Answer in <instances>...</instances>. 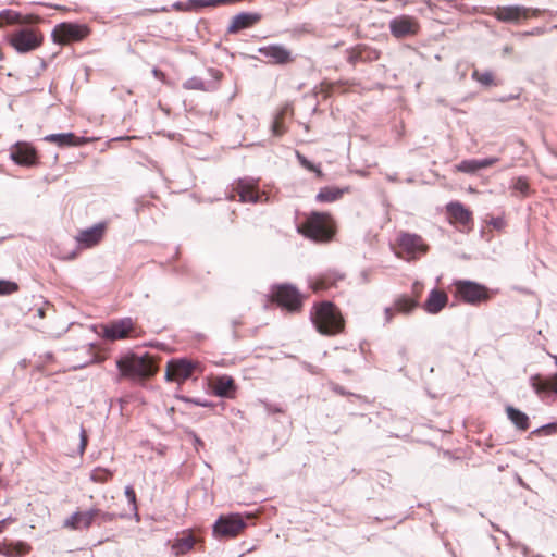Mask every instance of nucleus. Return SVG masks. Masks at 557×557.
Segmentation results:
<instances>
[{
  "mask_svg": "<svg viewBox=\"0 0 557 557\" xmlns=\"http://www.w3.org/2000/svg\"><path fill=\"white\" fill-rule=\"evenodd\" d=\"M473 79L478 81L480 84L484 86H491L494 85V76L492 72L485 71L480 72L478 70H474L472 73Z\"/></svg>",
  "mask_w": 557,
  "mask_h": 557,
  "instance_id": "nucleus-34",
  "label": "nucleus"
},
{
  "mask_svg": "<svg viewBox=\"0 0 557 557\" xmlns=\"http://www.w3.org/2000/svg\"><path fill=\"white\" fill-rule=\"evenodd\" d=\"M153 75L157 77V78H161L163 77V73L160 72L159 70H153Z\"/></svg>",
  "mask_w": 557,
  "mask_h": 557,
  "instance_id": "nucleus-50",
  "label": "nucleus"
},
{
  "mask_svg": "<svg viewBox=\"0 0 557 557\" xmlns=\"http://www.w3.org/2000/svg\"><path fill=\"white\" fill-rule=\"evenodd\" d=\"M95 523L99 525L102 523L111 522L115 519V513L103 511L99 508H92Z\"/></svg>",
  "mask_w": 557,
  "mask_h": 557,
  "instance_id": "nucleus-33",
  "label": "nucleus"
},
{
  "mask_svg": "<svg viewBox=\"0 0 557 557\" xmlns=\"http://www.w3.org/2000/svg\"><path fill=\"white\" fill-rule=\"evenodd\" d=\"M455 295L463 302L478 306L486 302L491 298V293L487 287L473 281L459 280L454 283Z\"/></svg>",
  "mask_w": 557,
  "mask_h": 557,
  "instance_id": "nucleus-4",
  "label": "nucleus"
},
{
  "mask_svg": "<svg viewBox=\"0 0 557 557\" xmlns=\"http://www.w3.org/2000/svg\"><path fill=\"white\" fill-rule=\"evenodd\" d=\"M448 302V296L444 290H440L437 288H433L425 302L423 304V309L430 314H436L441 312Z\"/></svg>",
  "mask_w": 557,
  "mask_h": 557,
  "instance_id": "nucleus-18",
  "label": "nucleus"
},
{
  "mask_svg": "<svg viewBox=\"0 0 557 557\" xmlns=\"http://www.w3.org/2000/svg\"><path fill=\"white\" fill-rule=\"evenodd\" d=\"M135 324L131 318H124L103 326L102 335L110 341L123 339L134 332Z\"/></svg>",
  "mask_w": 557,
  "mask_h": 557,
  "instance_id": "nucleus-13",
  "label": "nucleus"
},
{
  "mask_svg": "<svg viewBox=\"0 0 557 557\" xmlns=\"http://www.w3.org/2000/svg\"><path fill=\"white\" fill-rule=\"evenodd\" d=\"M236 196L240 202L259 203L269 200L267 193L260 191L257 181L252 178H240L233 184L228 198L235 199Z\"/></svg>",
  "mask_w": 557,
  "mask_h": 557,
  "instance_id": "nucleus-5",
  "label": "nucleus"
},
{
  "mask_svg": "<svg viewBox=\"0 0 557 557\" xmlns=\"http://www.w3.org/2000/svg\"><path fill=\"white\" fill-rule=\"evenodd\" d=\"M213 392L219 397L233 398L236 392L234 380L230 375H220L213 380Z\"/></svg>",
  "mask_w": 557,
  "mask_h": 557,
  "instance_id": "nucleus-21",
  "label": "nucleus"
},
{
  "mask_svg": "<svg viewBox=\"0 0 557 557\" xmlns=\"http://www.w3.org/2000/svg\"><path fill=\"white\" fill-rule=\"evenodd\" d=\"M530 382L532 388L539 395L550 392L557 394V374L546 380L542 379L539 375H535L530 379Z\"/></svg>",
  "mask_w": 557,
  "mask_h": 557,
  "instance_id": "nucleus-25",
  "label": "nucleus"
},
{
  "mask_svg": "<svg viewBox=\"0 0 557 557\" xmlns=\"http://www.w3.org/2000/svg\"><path fill=\"white\" fill-rule=\"evenodd\" d=\"M18 285L11 281L0 280V296L11 295L17 292Z\"/></svg>",
  "mask_w": 557,
  "mask_h": 557,
  "instance_id": "nucleus-36",
  "label": "nucleus"
},
{
  "mask_svg": "<svg viewBox=\"0 0 557 557\" xmlns=\"http://www.w3.org/2000/svg\"><path fill=\"white\" fill-rule=\"evenodd\" d=\"M196 369V363L186 360H172L168 363L165 377L168 381L183 383L189 379Z\"/></svg>",
  "mask_w": 557,
  "mask_h": 557,
  "instance_id": "nucleus-11",
  "label": "nucleus"
},
{
  "mask_svg": "<svg viewBox=\"0 0 557 557\" xmlns=\"http://www.w3.org/2000/svg\"><path fill=\"white\" fill-rule=\"evenodd\" d=\"M506 412H507V417H508V419H509V420H510V421H511V422H512V423H513V424H515L519 430H521V431H525V430H528V429H529V417H528L524 412H522V411H520V410H518V409H516V408H513V407H511V406H508V407L506 408Z\"/></svg>",
  "mask_w": 557,
  "mask_h": 557,
  "instance_id": "nucleus-26",
  "label": "nucleus"
},
{
  "mask_svg": "<svg viewBox=\"0 0 557 557\" xmlns=\"http://www.w3.org/2000/svg\"><path fill=\"white\" fill-rule=\"evenodd\" d=\"M499 159L497 157H490L485 159H478L479 170L490 168L497 163Z\"/></svg>",
  "mask_w": 557,
  "mask_h": 557,
  "instance_id": "nucleus-40",
  "label": "nucleus"
},
{
  "mask_svg": "<svg viewBox=\"0 0 557 557\" xmlns=\"http://www.w3.org/2000/svg\"><path fill=\"white\" fill-rule=\"evenodd\" d=\"M260 20L261 15L259 13L242 12L232 18L227 27V32L230 34H236L243 29L251 27Z\"/></svg>",
  "mask_w": 557,
  "mask_h": 557,
  "instance_id": "nucleus-17",
  "label": "nucleus"
},
{
  "mask_svg": "<svg viewBox=\"0 0 557 557\" xmlns=\"http://www.w3.org/2000/svg\"><path fill=\"white\" fill-rule=\"evenodd\" d=\"M113 476V472L104 468H96L90 473V480L96 483H106Z\"/></svg>",
  "mask_w": 557,
  "mask_h": 557,
  "instance_id": "nucleus-31",
  "label": "nucleus"
},
{
  "mask_svg": "<svg viewBox=\"0 0 557 557\" xmlns=\"http://www.w3.org/2000/svg\"><path fill=\"white\" fill-rule=\"evenodd\" d=\"M246 525V521L238 513L221 516L213 525V534L215 537H234L238 535Z\"/></svg>",
  "mask_w": 557,
  "mask_h": 557,
  "instance_id": "nucleus-8",
  "label": "nucleus"
},
{
  "mask_svg": "<svg viewBox=\"0 0 557 557\" xmlns=\"http://www.w3.org/2000/svg\"><path fill=\"white\" fill-rule=\"evenodd\" d=\"M491 224L496 228H500L504 225V221L500 218H496L491 221Z\"/></svg>",
  "mask_w": 557,
  "mask_h": 557,
  "instance_id": "nucleus-48",
  "label": "nucleus"
},
{
  "mask_svg": "<svg viewBox=\"0 0 557 557\" xmlns=\"http://www.w3.org/2000/svg\"><path fill=\"white\" fill-rule=\"evenodd\" d=\"M125 496L127 497L129 504L133 506V510L135 511L136 517H138L137 505H136V494L132 486H126Z\"/></svg>",
  "mask_w": 557,
  "mask_h": 557,
  "instance_id": "nucleus-39",
  "label": "nucleus"
},
{
  "mask_svg": "<svg viewBox=\"0 0 557 557\" xmlns=\"http://www.w3.org/2000/svg\"><path fill=\"white\" fill-rule=\"evenodd\" d=\"M38 313H39L40 317H44V310L42 309H39Z\"/></svg>",
  "mask_w": 557,
  "mask_h": 557,
  "instance_id": "nucleus-53",
  "label": "nucleus"
},
{
  "mask_svg": "<svg viewBox=\"0 0 557 557\" xmlns=\"http://www.w3.org/2000/svg\"><path fill=\"white\" fill-rule=\"evenodd\" d=\"M389 29L395 37L403 38L414 35L418 30V23L413 17L400 15L389 22Z\"/></svg>",
  "mask_w": 557,
  "mask_h": 557,
  "instance_id": "nucleus-15",
  "label": "nucleus"
},
{
  "mask_svg": "<svg viewBox=\"0 0 557 557\" xmlns=\"http://www.w3.org/2000/svg\"><path fill=\"white\" fill-rule=\"evenodd\" d=\"M556 363H557V357H556Z\"/></svg>",
  "mask_w": 557,
  "mask_h": 557,
  "instance_id": "nucleus-55",
  "label": "nucleus"
},
{
  "mask_svg": "<svg viewBox=\"0 0 557 557\" xmlns=\"http://www.w3.org/2000/svg\"><path fill=\"white\" fill-rule=\"evenodd\" d=\"M419 302L414 298L408 296H399L394 301V309L396 312L409 314L418 307Z\"/></svg>",
  "mask_w": 557,
  "mask_h": 557,
  "instance_id": "nucleus-27",
  "label": "nucleus"
},
{
  "mask_svg": "<svg viewBox=\"0 0 557 557\" xmlns=\"http://www.w3.org/2000/svg\"><path fill=\"white\" fill-rule=\"evenodd\" d=\"M495 16L502 22L517 23L530 16V9L519 5L498 7Z\"/></svg>",
  "mask_w": 557,
  "mask_h": 557,
  "instance_id": "nucleus-16",
  "label": "nucleus"
},
{
  "mask_svg": "<svg viewBox=\"0 0 557 557\" xmlns=\"http://www.w3.org/2000/svg\"><path fill=\"white\" fill-rule=\"evenodd\" d=\"M334 284V280L329 275L321 276L313 282H311V288L314 292H320L330 288Z\"/></svg>",
  "mask_w": 557,
  "mask_h": 557,
  "instance_id": "nucleus-35",
  "label": "nucleus"
},
{
  "mask_svg": "<svg viewBox=\"0 0 557 557\" xmlns=\"http://www.w3.org/2000/svg\"><path fill=\"white\" fill-rule=\"evenodd\" d=\"M11 159L20 165L32 166L37 162V152L28 143H16L10 150Z\"/></svg>",
  "mask_w": 557,
  "mask_h": 557,
  "instance_id": "nucleus-14",
  "label": "nucleus"
},
{
  "mask_svg": "<svg viewBox=\"0 0 557 557\" xmlns=\"http://www.w3.org/2000/svg\"><path fill=\"white\" fill-rule=\"evenodd\" d=\"M89 34V29L85 25L74 23H60L52 33V39L59 45H69L74 41H81Z\"/></svg>",
  "mask_w": 557,
  "mask_h": 557,
  "instance_id": "nucleus-7",
  "label": "nucleus"
},
{
  "mask_svg": "<svg viewBox=\"0 0 557 557\" xmlns=\"http://www.w3.org/2000/svg\"><path fill=\"white\" fill-rule=\"evenodd\" d=\"M116 366L123 376L134 380L150 377L157 371L154 361L148 354L144 356L126 355L116 361Z\"/></svg>",
  "mask_w": 557,
  "mask_h": 557,
  "instance_id": "nucleus-2",
  "label": "nucleus"
},
{
  "mask_svg": "<svg viewBox=\"0 0 557 557\" xmlns=\"http://www.w3.org/2000/svg\"><path fill=\"white\" fill-rule=\"evenodd\" d=\"M455 168L458 172L468 174H474L475 172L480 171L478 165V159L462 160Z\"/></svg>",
  "mask_w": 557,
  "mask_h": 557,
  "instance_id": "nucleus-32",
  "label": "nucleus"
},
{
  "mask_svg": "<svg viewBox=\"0 0 557 557\" xmlns=\"http://www.w3.org/2000/svg\"><path fill=\"white\" fill-rule=\"evenodd\" d=\"M259 52L265 58H270L276 64H285L292 61L290 52L283 46L272 45L262 47Z\"/></svg>",
  "mask_w": 557,
  "mask_h": 557,
  "instance_id": "nucleus-22",
  "label": "nucleus"
},
{
  "mask_svg": "<svg viewBox=\"0 0 557 557\" xmlns=\"http://www.w3.org/2000/svg\"><path fill=\"white\" fill-rule=\"evenodd\" d=\"M92 523H95L92 508L86 511H76L71 517H69L64 527L70 528L72 530H83L88 529Z\"/></svg>",
  "mask_w": 557,
  "mask_h": 557,
  "instance_id": "nucleus-20",
  "label": "nucleus"
},
{
  "mask_svg": "<svg viewBox=\"0 0 557 557\" xmlns=\"http://www.w3.org/2000/svg\"><path fill=\"white\" fill-rule=\"evenodd\" d=\"M185 89L206 90L205 83L199 77H191L184 83Z\"/></svg>",
  "mask_w": 557,
  "mask_h": 557,
  "instance_id": "nucleus-37",
  "label": "nucleus"
},
{
  "mask_svg": "<svg viewBox=\"0 0 557 557\" xmlns=\"http://www.w3.org/2000/svg\"><path fill=\"white\" fill-rule=\"evenodd\" d=\"M79 437H81L79 454L83 455L85 453V449H86V446L88 443L87 433L84 428L81 429Z\"/></svg>",
  "mask_w": 557,
  "mask_h": 557,
  "instance_id": "nucleus-42",
  "label": "nucleus"
},
{
  "mask_svg": "<svg viewBox=\"0 0 557 557\" xmlns=\"http://www.w3.org/2000/svg\"><path fill=\"white\" fill-rule=\"evenodd\" d=\"M8 519H3L0 521V533L3 531L4 527L7 525Z\"/></svg>",
  "mask_w": 557,
  "mask_h": 557,
  "instance_id": "nucleus-49",
  "label": "nucleus"
},
{
  "mask_svg": "<svg viewBox=\"0 0 557 557\" xmlns=\"http://www.w3.org/2000/svg\"><path fill=\"white\" fill-rule=\"evenodd\" d=\"M394 311H395L394 308H391V307L385 308L384 314H385V322L386 323H389L392 321L393 315H394Z\"/></svg>",
  "mask_w": 557,
  "mask_h": 557,
  "instance_id": "nucleus-45",
  "label": "nucleus"
},
{
  "mask_svg": "<svg viewBox=\"0 0 557 557\" xmlns=\"http://www.w3.org/2000/svg\"><path fill=\"white\" fill-rule=\"evenodd\" d=\"M197 540L189 531H184L180 537H177L172 544V553L178 557L190 552Z\"/></svg>",
  "mask_w": 557,
  "mask_h": 557,
  "instance_id": "nucleus-23",
  "label": "nucleus"
},
{
  "mask_svg": "<svg viewBox=\"0 0 557 557\" xmlns=\"http://www.w3.org/2000/svg\"><path fill=\"white\" fill-rule=\"evenodd\" d=\"M77 255H78V251L74 250V251L69 252V253L60 255V258L64 259V260H73V259H75L77 257Z\"/></svg>",
  "mask_w": 557,
  "mask_h": 557,
  "instance_id": "nucleus-47",
  "label": "nucleus"
},
{
  "mask_svg": "<svg viewBox=\"0 0 557 557\" xmlns=\"http://www.w3.org/2000/svg\"><path fill=\"white\" fill-rule=\"evenodd\" d=\"M311 321L323 335H335L343 331L344 320L336 307L329 301L315 305L311 311Z\"/></svg>",
  "mask_w": 557,
  "mask_h": 557,
  "instance_id": "nucleus-1",
  "label": "nucleus"
},
{
  "mask_svg": "<svg viewBox=\"0 0 557 557\" xmlns=\"http://www.w3.org/2000/svg\"><path fill=\"white\" fill-rule=\"evenodd\" d=\"M398 251L396 255L407 261L420 258L428 251V245L417 234L401 232L397 237Z\"/></svg>",
  "mask_w": 557,
  "mask_h": 557,
  "instance_id": "nucleus-6",
  "label": "nucleus"
},
{
  "mask_svg": "<svg viewBox=\"0 0 557 557\" xmlns=\"http://www.w3.org/2000/svg\"><path fill=\"white\" fill-rule=\"evenodd\" d=\"M540 33H541V32L537 29V30H535V32H531L530 34H531V35H534V34H540Z\"/></svg>",
  "mask_w": 557,
  "mask_h": 557,
  "instance_id": "nucleus-54",
  "label": "nucleus"
},
{
  "mask_svg": "<svg viewBox=\"0 0 557 557\" xmlns=\"http://www.w3.org/2000/svg\"><path fill=\"white\" fill-rule=\"evenodd\" d=\"M345 189L337 187H324L318 193L315 199L319 202H333L343 197Z\"/></svg>",
  "mask_w": 557,
  "mask_h": 557,
  "instance_id": "nucleus-28",
  "label": "nucleus"
},
{
  "mask_svg": "<svg viewBox=\"0 0 557 557\" xmlns=\"http://www.w3.org/2000/svg\"><path fill=\"white\" fill-rule=\"evenodd\" d=\"M511 188L513 193L519 194L522 197H527L530 193V185L525 177L520 176L512 181Z\"/></svg>",
  "mask_w": 557,
  "mask_h": 557,
  "instance_id": "nucleus-30",
  "label": "nucleus"
},
{
  "mask_svg": "<svg viewBox=\"0 0 557 557\" xmlns=\"http://www.w3.org/2000/svg\"><path fill=\"white\" fill-rule=\"evenodd\" d=\"M522 553H523L524 557H528L529 548L527 546H522Z\"/></svg>",
  "mask_w": 557,
  "mask_h": 557,
  "instance_id": "nucleus-51",
  "label": "nucleus"
},
{
  "mask_svg": "<svg viewBox=\"0 0 557 557\" xmlns=\"http://www.w3.org/2000/svg\"><path fill=\"white\" fill-rule=\"evenodd\" d=\"M297 158L302 166H305L309 171L317 172L319 175L321 174L320 170L309 160H307L304 156H301L299 152H297Z\"/></svg>",
  "mask_w": 557,
  "mask_h": 557,
  "instance_id": "nucleus-41",
  "label": "nucleus"
},
{
  "mask_svg": "<svg viewBox=\"0 0 557 557\" xmlns=\"http://www.w3.org/2000/svg\"><path fill=\"white\" fill-rule=\"evenodd\" d=\"M21 22L20 13L13 10H3L0 12V27H3L4 25L17 24Z\"/></svg>",
  "mask_w": 557,
  "mask_h": 557,
  "instance_id": "nucleus-29",
  "label": "nucleus"
},
{
  "mask_svg": "<svg viewBox=\"0 0 557 557\" xmlns=\"http://www.w3.org/2000/svg\"><path fill=\"white\" fill-rule=\"evenodd\" d=\"M557 424H547L543 429L549 430V429H556Z\"/></svg>",
  "mask_w": 557,
  "mask_h": 557,
  "instance_id": "nucleus-52",
  "label": "nucleus"
},
{
  "mask_svg": "<svg viewBox=\"0 0 557 557\" xmlns=\"http://www.w3.org/2000/svg\"><path fill=\"white\" fill-rule=\"evenodd\" d=\"M277 304L289 311H296L301 307V297L298 290L288 284L280 285L273 292Z\"/></svg>",
  "mask_w": 557,
  "mask_h": 557,
  "instance_id": "nucleus-10",
  "label": "nucleus"
},
{
  "mask_svg": "<svg viewBox=\"0 0 557 557\" xmlns=\"http://www.w3.org/2000/svg\"><path fill=\"white\" fill-rule=\"evenodd\" d=\"M106 232V224L104 223H98L89 228L82 230L77 233L75 236V240L77 243V249H88L96 245H98Z\"/></svg>",
  "mask_w": 557,
  "mask_h": 557,
  "instance_id": "nucleus-12",
  "label": "nucleus"
},
{
  "mask_svg": "<svg viewBox=\"0 0 557 557\" xmlns=\"http://www.w3.org/2000/svg\"><path fill=\"white\" fill-rule=\"evenodd\" d=\"M41 35L34 28H22L11 35L10 44L18 52L35 50L41 45Z\"/></svg>",
  "mask_w": 557,
  "mask_h": 557,
  "instance_id": "nucleus-9",
  "label": "nucleus"
},
{
  "mask_svg": "<svg viewBox=\"0 0 557 557\" xmlns=\"http://www.w3.org/2000/svg\"><path fill=\"white\" fill-rule=\"evenodd\" d=\"M299 232L314 242L323 243L332 239L335 233V225L330 214L312 212L299 227Z\"/></svg>",
  "mask_w": 557,
  "mask_h": 557,
  "instance_id": "nucleus-3",
  "label": "nucleus"
},
{
  "mask_svg": "<svg viewBox=\"0 0 557 557\" xmlns=\"http://www.w3.org/2000/svg\"><path fill=\"white\" fill-rule=\"evenodd\" d=\"M11 548L14 553V556H23L29 550V546L23 542H17L16 544L11 545Z\"/></svg>",
  "mask_w": 557,
  "mask_h": 557,
  "instance_id": "nucleus-38",
  "label": "nucleus"
},
{
  "mask_svg": "<svg viewBox=\"0 0 557 557\" xmlns=\"http://www.w3.org/2000/svg\"><path fill=\"white\" fill-rule=\"evenodd\" d=\"M0 554L4 555L7 557L14 556V553H13V550L11 548V545H0Z\"/></svg>",
  "mask_w": 557,
  "mask_h": 557,
  "instance_id": "nucleus-44",
  "label": "nucleus"
},
{
  "mask_svg": "<svg viewBox=\"0 0 557 557\" xmlns=\"http://www.w3.org/2000/svg\"><path fill=\"white\" fill-rule=\"evenodd\" d=\"M45 141L53 143L59 147H77L88 141L85 137H78L74 133L50 134L44 137Z\"/></svg>",
  "mask_w": 557,
  "mask_h": 557,
  "instance_id": "nucleus-19",
  "label": "nucleus"
},
{
  "mask_svg": "<svg viewBox=\"0 0 557 557\" xmlns=\"http://www.w3.org/2000/svg\"><path fill=\"white\" fill-rule=\"evenodd\" d=\"M284 132H285V128H284L283 124L278 121V119H276L272 125L273 135L281 136L284 134Z\"/></svg>",
  "mask_w": 557,
  "mask_h": 557,
  "instance_id": "nucleus-43",
  "label": "nucleus"
},
{
  "mask_svg": "<svg viewBox=\"0 0 557 557\" xmlns=\"http://www.w3.org/2000/svg\"><path fill=\"white\" fill-rule=\"evenodd\" d=\"M421 288H422V285L419 282H416L412 286V293L416 295L414 299H417V300L420 297Z\"/></svg>",
  "mask_w": 557,
  "mask_h": 557,
  "instance_id": "nucleus-46",
  "label": "nucleus"
},
{
  "mask_svg": "<svg viewBox=\"0 0 557 557\" xmlns=\"http://www.w3.org/2000/svg\"><path fill=\"white\" fill-rule=\"evenodd\" d=\"M447 213L455 222L467 225L471 222V212L460 202H450L446 207Z\"/></svg>",
  "mask_w": 557,
  "mask_h": 557,
  "instance_id": "nucleus-24",
  "label": "nucleus"
}]
</instances>
